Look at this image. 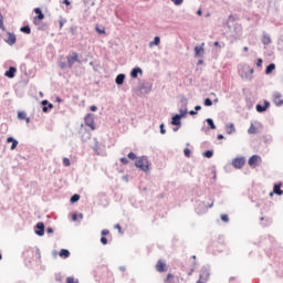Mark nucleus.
I'll use <instances>...</instances> for the list:
<instances>
[{
  "label": "nucleus",
  "instance_id": "obj_1",
  "mask_svg": "<svg viewBox=\"0 0 283 283\" xmlns=\"http://www.w3.org/2000/svg\"><path fill=\"white\" fill-rule=\"evenodd\" d=\"M135 166L138 167V169H142V171H145V174H148L149 167H151V163H149L147 157H139L135 161Z\"/></svg>",
  "mask_w": 283,
  "mask_h": 283
},
{
  "label": "nucleus",
  "instance_id": "obj_2",
  "mask_svg": "<svg viewBox=\"0 0 283 283\" xmlns=\"http://www.w3.org/2000/svg\"><path fill=\"white\" fill-rule=\"evenodd\" d=\"M209 277H211V273L207 270V268H203L199 272V279L197 283H208Z\"/></svg>",
  "mask_w": 283,
  "mask_h": 283
},
{
  "label": "nucleus",
  "instance_id": "obj_3",
  "mask_svg": "<svg viewBox=\"0 0 283 283\" xmlns=\"http://www.w3.org/2000/svg\"><path fill=\"white\" fill-rule=\"evenodd\" d=\"M244 165H247V158L244 157H237L232 160V167L234 169H242Z\"/></svg>",
  "mask_w": 283,
  "mask_h": 283
},
{
  "label": "nucleus",
  "instance_id": "obj_4",
  "mask_svg": "<svg viewBox=\"0 0 283 283\" xmlns=\"http://www.w3.org/2000/svg\"><path fill=\"white\" fill-rule=\"evenodd\" d=\"M260 163H262V157H260L258 155H253L248 160V164H249L250 167H258V165H260Z\"/></svg>",
  "mask_w": 283,
  "mask_h": 283
},
{
  "label": "nucleus",
  "instance_id": "obj_5",
  "mask_svg": "<svg viewBox=\"0 0 283 283\" xmlns=\"http://www.w3.org/2000/svg\"><path fill=\"white\" fill-rule=\"evenodd\" d=\"M69 67H72L74 63H78V53L73 52L71 55L66 57Z\"/></svg>",
  "mask_w": 283,
  "mask_h": 283
},
{
  "label": "nucleus",
  "instance_id": "obj_6",
  "mask_svg": "<svg viewBox=\"0 0 283 283\" xmlns=\"http://www.w3.org/2000/svg\"><path fill=\"white\" fill-rule=\"evenodd\" d=\"M155 269L158 271V273H167V263H165L163 260H159L157 261Z\"/></svg>",
  "mask_w": 283,
  "mask_h": 283
},
{
  "label": "nucleus",
  "instance_id": "obj_7",
  "mask_svg": "<svg viewBox=\"0 0 283 283\" xmlns=\"http://www.w3.org/2000/svg\"><path fill=\"white\" fill-rule=\"evenodd\" d=\"M34 13L38 15L33 18V22L35 23V25H38L39 21H43V19H45V15L40 8H35Z\"/></svg>",
  "mask_w": 283,
  "mask_h": 283
},
{
  "label": "nucleus",
  "instance_id": "obj_8",
  "mask_svg": "<svg viewBox=\"0 0 283 283\" xmlns=\"http://www.w3.org/2000/svg\"><path fill=\"white\" fill-rule=\"evenodd\" d=\"M84 123L87 127H90L92 130L96 129L95 125H94V116L92 114H87Z\"/></svg>",
  "mask_w": 283,
  "mask_h": 283
},
{
  "label": "nucleus",
  "instance_id": "obj_9",
  "mask_svg": "<svg viewBox=\"0 0 283 283\" xmlns=\"http://www.w3.org/2000/svg\"><path fill=\"white\" fill-rule=\"evenodd\" d=\"M273 103L276 105V107H282L283 105L282 93L276 92L273 94Z\"/></svg>",
  "mask_w": 283,
  "mask_h": 283
},
{
  "label": "nucleus",
  "instance_id": "obj_10",
  "mask_svg": "<svg viewBox=\"0 0 283 283\" xmlns=\"http://www.w3.org/2000/svg\"><path fill=\"white\" fill-rule=\"evenodd\" d=\"M35 229L36 235H45V224L43 222L36 223Z\"/></svg>",
  "mask_w": 283,
  "mask_h": 283
},
{
  "label": "nucleus",
  "instance_id": "obj_11",
  "mask_svg": "<svg viewBox=\"0 0 283 283\" xmlns=\"http://www.w3.org/2000/svg\"><path fill=\"white\" fill-rule=\"evenodd\" d=\"M15 74H17V67L11 66L9 67V71L4 73V76H7V78H14Z\"/></svg>",
  "mask_w": 283,
  "mask_h": 283
},
{
  "label": "nucleus",
  "instance_id": "obj_12",
  "mask_svg": "<svg viewBox=\"0 0 283 283\" xmlns=\"http://www.w3.org/2000/svg\"><path fill=\"white\" fill-rule=\"evenodd\" d=\"M205 54V43H201L200 46L195 48V55L196 56H202Z\"/></svg>",
  "mask_w": 283,
  "mask_h": 283
},
{
  "label": "nucleus",
  "instance_id": "obj_13",
  "mask_svg": "<svg viewBox=\"0 0 283 283\" xmlns=\"http://www.w3.org/2000/svg\"><path fill=\"white\" fill-rule=\"evenodd\" d=\"M7 43L9 45H14V43H17V35H14L13 33H8V39H7Z\"/></svg>",
  "mask_w": 283,
  "mask_h": 283
},
{
  "label": "nucleus",
  "instance_id": "obj_14",
  "mask_svg": "<svg viewBox=\"0 0 283 283\" xmlns=\"http://www.w3.org/2000/svg\"><path fill=\"white\" fill-rule=\"evenodd\" d=\"M7 143H12L10 148L11 151H14V149H17V147L19 146V142L17 139H13L12 137H8Z\"/></svg>",
  "mask_w": 283,
  "mask_h": 283
},
{
  "label": "nucleus",
  "instance_id": "obj_15",
  "mask_svg": "<svg viewBox=\"0 0 283 283\" xmlns=\"http://www.w3.org/2000/svg\"><path fill=\"white\" fill-rule=\"evenodd\" d=\"M138 74H143V70L140 67L133 69L130 72L132 78H138Z\"/></svg>",
  "mask_w": 283,
  "mask_h": 283
},
{
  "label": "nucleus",
  "instance_id": "obj_16",
  "mask_svg": "<svg viewBox=\"0 0 283 283\" xmlns=\"http://www.w3.org/2000/svg\"><path fill=\"white\" fill-rule=\"evenodd\" d=\"M282 184H276L273 187V193H276V196H282L283 195V190L281 189Z\"/></svg>",
  "mask_w": 283,
  "mask_h": 283
},
{
  "label": "nucleus",
  "instance_id": "obj_17",
  "mask_svg": "<svg viewBox=\"0 0 283 283\" xmlns=\"http://www.w3.org/2000/svg\"><path fill=\"white\" fill-rule=\"evenodd\" d=\"M18 118L20 120H25V123H30V117H28V114H25V112H19Z\"/></svg>",
  "mask_w": 283,
  "mask_h": 283
},
{
  "label": "nucleus",
  "instance_id": "obj_18",
  "mask_svg": "<svg viewBox=\"0 0 283 283\" xmlns=\"http://www.w3.org/2000/svg\"><path fill=\"white\" fill-rule=\"evenodd\" d=\"M269 105H270L269 102H265L264 106L258 104L256 112H259V113L266 112V109H269Z\"/></svg>",
  "mask_w": 283,
  "mask_h": 283
},
{
  "label": "nucleus",
  "instance_id": "obj_19",
  "mask_svg": "<svg viewBox=\"0 0 283 283\" xmlns=\"http://www.w3.org/2000/svg\"><path fill=\"white\" fill-rule=\"evenodd\" d=\"M60 258L63 260H67L70 258V250L62 249L59 253Z\"/></svg>",
  "mask_w": 283,
  "mask_h": 283
},
{
  "label": "nucleus",
  "instance_id": "obj_20",
  "mask_svg": "<svg viewBox=\"0 0 283 283\" xmlns=\"http://www.w3.org/2000/svg\"><path fill=\"white\" fill-rule=\"evenodd\" d=\"M115 83L117 85H123V83H125V74H119L117 75L116 80H115Z\"/></svg>",
  "mask_w": 283,
  "mask_h": 283
},
{
  "label": "nucleus",
  "instance_id": "obj_21",
  "mask_svg": "<svg viewBox=\"0 0 283 283\" xmlns=\"http://www.w3.org/2000/svg\"><path fill=\"white\" fill-rule=\"evenodd\" d=\"M263 45H271V36L269 34H264L262 38Z\"/></svg>",
  "mask_w": 283,
  "mask_h": 283
},
{
  "label": "nucleus",
  "instance_id": "obj_22",
  "mask_svg": "<svg viewBox=\"0 0 283 283\" xmlns=\"http://www.w3.org/2000/svg\"><path fill=\"white\" fill-rule=\"evenodd\" d=\"M42 105H44L42 108V112H48V107H49V109H52L54 107V105L49 104L46 99L42 101ZM45 105H48V106H45Z\"/></svg>",
  "mask_w": 283,
  "mask_h": 283
},
{
  "label": "nucleus",
  "instance_id": "obj_23",
  "mask_svg": "<svg viewBox=\"0 0 283 283\" xmlns=\"http://www.w3.org/2000/svg\"><path fill=\"white\" fill-rule=\"evenodd\" d=\"M226 132L227 134H233V132H235V126L233 124H228L226 126Z\"/></svg>",
  "mask_w": 283,
  "mask_h": 283
},
{
  "label": "nucleus",
  "instance_id": "obj_24",
  "mask_svg": "<svg viewBox=\"0 0 283 283\" xmlns=\"http://www.w3.org/2000/svg\"><path fill=\"white\" fill-rule=\"evenodd\" d=\"M154 45H160V36H155L154 41L149 42V48H154Z\"/></svg>",
  "mask_w": 283,
  "mask_h": 283
},
{
  "label": "nucleus",
  "instance_id": "obj_25",
  "mask_svg": "<svg viewBox=\"0 0 283 283\" xmlns=\"http://www.w3.org/2000/svg\"><path fill=\"white\" fill-rule=\"evenodd\" d=\"M174 274H167L166 279L164 280V283H176V281H174Z\"/></svg>",
  "mask_w": 283,
  "mask_h": 283
},
{
  "label": "nucleus",
  "instance_id": "obj_26",
  "mask_svg": "<svg viewBox=\"0 0 283 283\" xmlns=\"http://www.w3.org/2000/svg\"><path fill=\"white\" fill-rule=\"evenodd\" d=\"M180 115H175L171 119V125H180Z\"/></svg>",
  "mask_w": 283,
  "mask_h": 283
},
{
  "label": "nucleus",
  "instance_id": "obj_27",
  "mask_svg": "<svg viewBox=\"0 0 283 283\" xmlns=\"http://www.w3.org/2000/svg\"><path fill=\"white\" fill-rule=\"evenodd\" d=\"M273 70H275V64L271 63L270 65L266 66L265 74H271Z\"/></svg>",
  "mask_w": 283,
  "mask_h": 283
},
{
  "label": "nucleus",
  "instance_id": "obj_28",
  "mask_svg": "<svg viewBox=\"0 0 283 283\" xmlns=\"http://www.w3.org/2000/svg\"><path fill=\"white\" fill-rule=\"evenodd\" d=\"M20 31L23 32L24 34H31L32 32L29 25L22 27Z\"/></svg>",
  "mask_w": 283,
  "mask_h": 283
},
{
  "label": "nucleus",
  "instance_id": "obj_29",
  "mask_svg": "<svg viewBox=\"0 0 283 283\" xmlns=\"http://www.w3.org/2000/svg\"><path fill=\"white\" fill-rule=\"evenodd\" d=\"M248 134H258V128L255 125L251 124L250 128L248 129Z\"/></svg>",
  "mask_w": 283,
  "mask_h": 283
},
{
  "label": "nucleus",
  "instance_id": "obj_30",
  "mask_svg": "<svg viewBox=\"0 0 283 283\" xmlns=\"http://www.w3.org/2000/svg\"><path fill=\"white\" fill-rule=\"evenodd\" d=\"M66 283H80V282H78V279H76L74 276H67Z\"/></svg>",
  "mask_w": 283,
  "mask_h": 283
},
{
  "label": "nucleus",
  "instance_id": "obj_31",
  "mask_svg": "<svg viewBox=\"0 0 283 283\" xmlns=\"http://www.w3.org/2000/svg\"><path fill=\"white\" fill-rule=\"evenodd\" d=\"M78 200H81V196H78V195H73V196L71 197V202H72V203L78 202Z\"/></svg>",
  "mask_w": 283,
  "mask_h": 283
},
{
  "label": "nucleus",
  "instance_id": "obj_32",
  "mask_svg": "<svg viewBox=\"0 0 283 283\" xmlns=\"http://www.w3.org/2000/svg\"><path fill=\"white\" fill-rule=\"evenodd\" d=\"M207 123H208L210 129H216V124H213V119L208 118V119H207Z\"/></svg>",
  "mask_w": 283,
  "mask_h": 283
},
{
  "label": "nucleus",
  "instance_id": "obj_33",
  "mask_svg": "<svg viewBox=\"0 0 283 283\" xmlns=\"http://www.w3.org/2000/svg\"><path fill=\"white\" fill-rule=\"evenodd\" d=\"M0 29L6 32V25H3V15L0 14Z\"/></svg>",
  "mask_w": 283,
  "mask_h": 283
},
{
  "label": "nucleus",
  "instance_id": "obj_34",
  "mask_svg": "<svg viewBox=\"0 0 283 283\" xmlns=\"http://www.w3.org/2000/svg\"><path fill=\"white\" fill-rule=\"evenodd\" d=\"M184 154L186 158H191V150L189 148H185Z\"/></svg>",
  "mask_w": 283,
  "mask_h": 283
},
{
  "label": "nucleus",
  "instance_id": "obj_35",
  "mask_svg": "<svg viewBox=\"0 0 283 283\" xmlns=\"http://www.w3.org/2000/svg\"><path fill=\"white\" fill-rule=\"evenodd\" d=\"M203 156L206 158H211L213 156V150H207L206 153H203Z\"/></svg>",
  "mask_w": 283,
  "mask_h": 283
},
{
  "label": "nucleus",
  "instance_id": "obj_36",
  "mask_svg": "<svg viewBox=\"0 0 283 283\" xmlns=\"http://www.w3.org/2000/svg\"><path fill=\"white\" fill-rule=\"evenodd\" d=\"M205 105H206V107H211V105H213V102L210 98H206Z\"/></svg>",
  "mask_w": 283,
  "mask_h": 283
},
{
  "label": "nucleus",
  "instance_id": "obj_37",
  "mask_svg": "<svg viewBox=\"0 0 283 283\" xmlns=\"http://www.w3.org/2000/svg\"><path fill=\"white\" fill-rule=\"evenodd\" d=\"M63 165H64V167H70V165H71L70 158L64 157V158H63Z\"/></svg>",
  "mask_w": 283,
  "mask_h": 283
},
{
  "label": "nucleus",
  "instance_id": "obj_38",
  "mask_svg": "<svg viewBox=\"0 0 283 283\" xmlns=\"http://www.w3.org/2000/svg\"><path fill=\"white\" fill-rule=\"evenodd\" d=\"M95 30H96V32L98 33V34H105V28H98V27H96L95 28Z\"/></svg>",
  "mask_w": 283,
  "mask_h": 283
},
{
  "label": "nucleus",
  "instance_id": "obj_39",
  "mask_svg": "<svg viewBox=\"0 0 283 283\" xmlns=\"http://www.w3.org/2000/svg\"><path fill=\"white\" fill-rule=\"evenodd\" d=\"M120 163H123V165H128L129 164V159H127V157H122Z\"/></svg>",
  "mask_w": 283,
  "mask_h": 283
},
{
  "label": "nucleus",
  "instance_id": "obj_40",
  "mask_svg": "<svg viewBox=\"0 0 283 283\" xmlns=\"http://www.w3.org/2000/svg\"><path fill=\"white\" fill-rule=\"evenodd\" d=\"M180 118H185L187 116V109L182 111L180 109Z\"/></svg>",
  "mask_w": 283,
  "mask_h": 283
},
{
  "label": "nucleus",
  "instance_id": "obj_41",
  "mask_svg": "<svg viewBox=\"0 0 283 283\" xmlns=\"http://www.w3.org/2000/svg\"><path fill=\"white\" fill-rule=\"evenodd\" d=\"M221 220H222V222H229V216L222 214Z\"/></svg>",
  "mask_w": 283,
  "mask_h": 283
},
{
  "label": "nucleus",
  "instance_id": "obj_42",
  "mask_svg": "<svg viewBox=\"0 0 283 283\" xmlns=\"http://www.w3.org/2000/svg\"><path fill=\"white\" fill-rule=\"evenodd\" d=\"M175 6H182L184 0H171Z\"/></svg>",
  "mask_w": 283,
  "mask_h": 283
},
{
  "label": "nucleus",
  "instance_id": "obj_43",
  "mask_svg": "<svg viewBox=\"0 0 283 283\" xmlns=\"http://www.w3.org/2000/svg\"><path fill=\"white\" fill-rule=\"evenodd\" d=\"M128 158H129L130 160H136V154L129 153V154H128Z\"/></svg>",
  "mask_w": 283,
  "mask_h": 283
},
{
  "label": "nucleus",
  "instance_id": "obj_44",
  "mask_svg": "<svg viewBox=\"0 0 283 283\" xmlns=\"http://www.w3.org/2000/svg\"><path fill=\"white\" fill-rule=\"evenodd\" d=\"M262 63H263L262 59H258L256 67H262Z\"/></svg>",
  "mask_w": 283,
  "mask_h": 283
},
{
  "label": "nucleus",
  "instance_id": "obj_45",
  "mask_svg": "<svg viewBox=\"0 0 283 283\" xmlns=\"http://www.w3.org/2000/svg\"><path fill=\"white\" fill-rule=\"evenodd\" d=\"M102 235L105 238V235H109V230H102Z\"/></svg>",
  "mask_w": 283,
  "mask_h": 283
},
{
  "label": "nucleus",
  "instance_id": "obj_46",
  "mask_svg": "<svg viewBox=\"0 0 283 283\" xmlns=\"http://www.w3.org/2000/svg\"><path fill=\"white\" fill-rule=\"evenodd\" d=\"M160 134H166L165 124H161V125H160Z\"/></svg>",
  "mask_w": 283,
  "mask_h": 283
},
{
  "label": "nucleus",
  "instance_id": "obj_47",
  "mask_svg": "<svg viewBox=\"0 0 283 283\" xmlns=\"http://www.w3.org/2000/svg\"><path fill=\"white\" fill-rule=\"evenodd\" d=\"M115 229H117V231H119V233H123V229L120 228V224H115Z\"/></svg>",
  "mask_w": 283,
  "mask_h": 283
},
{
  "label": "nucleus",
  "instance_id": "obj_48",
  "mask_svg": "<svg viewBox=\"0 0 283 283\" xmlns=\"http://www.w3.org/2000/svg\"><path fill=\"white\" fill-rule=\"evenodd\" d=\"M101 242H102V244H104V245L107 244V238L102 237V238H101Z\"/></svg>",
  "mask_w": 283,
  "mask_h": 283
},
{
  "label": "nucleus",
  "instance_id": "obj_49",
  "mask_svg": "<svg viewBox=\"0 0 283 283\" xmlns=\"http://www.w3.org/2000/svg\"><path fill=\"white\" fill-rule=\"evenodd\" d=\"M60 67H61L62 70H65V62H61V63H60Z\"/></svg>",
  "mask_w": 283,
  "mask_h": 283
},
{
  "label": "nucleus",
  "instance_id": "obj_50",
  "mask_svg": "<svg viewBox=\"0 0 283 283\" xmlns=\"http://www.w3.org/2000/svg\"><path fill=\"white\" fill-rule=\"evenodd\" d=\"M190 116H196V114H198L196 111H190L189 112Z\"/></svg>",
  "mask_w": 283,
  "mask_h": 283
},
{
  "label": "nucleus",
  "instance_id": "obj_51",
  "mask_svg": "<svg viewBox=\"0 0 283 283\" xmlns=\"http://www.w3.org/2000/svg\"><path fill=\"white\" fill-rule=\"evenodd\" d=\"M63 3H64L65 6H71L70 0H63Z\"/></svg>",
  "mask_w": 283,
  "mask_h": 283
},
{
  "label": "nucleus",
  "instance_id": "obj_52",
  "mask_svg": "<svg viewBox=\"0 0 283 283\" xmlns=\"http://www.w3.org/2000/svg\"><path fill=\"white\" fill-rule=\"evenodd\" d=\"M96 109H98V107H96V106H91V112H96Z\"/></svg>",
  "mask_w": 283,
  "mask_h": 283
},
{
  "label": "nucleus",
  "instance_id": "obj_53",
  "mask_svg": "<svg viewBox=\"0 0 283 283\" xmlns=\"http://www.w3.org/2000/svg\"><path fill=\"white\" fill-rule=\"evenodd\" d=\"M195 109H196V112H200L202 109V107L201 106H196Z\"/></svg>",
  "mask_w": 283,
  "mask_h": 283
},
{
  "label": "nucleus",
  "instance_id": "obj_54",
  "mask_svg": "<svg viewBox=\"0 0 283 283\" xmlns=\"http://www.w3.org/2000/svg\"><path fill=\"white\" fill-rule=\"evenodd\" d=\"M218 140H222L223 138H224V136L223 135H218Z\"/></svg>",
  "mask_w": 283,
  "mask_h": 283
},
{
  "label": "nucleus",
  "instance_id": "obj_55",
  "mask_svg": "<svg viewBox=\"0 0 283 283\" xmlns=\"http://www.w3.org/2000/svg\"><path fill=\"white\" fill-rule=\"evenodd\" d=\"M197 14H198L199 17H201V15H202V10H198V11H197Z\"/></svg>",
  "mask_w": 283,
  "mask_h": 283
},
{
  "label": "nucleus",
  "instance_id": "obj_56",
  "mask_svg": "<svg viewBox=\"0 0 283 283\" xmlns=\"http://www.w3.org/2000/svg\"><path fill=\"white\" fill-rule=\"evenodd\" d=\"M46 232H48V233H52V232H53L52 228H48V229H46Z\"/></svg>",
  "mask_w": 283,
  "mask_h": 283
},
{
  "label": "nucleus",
  "instance_id": "obj_57",
  "mask_svg": "<svg viewBox=\"0 0 283 283\" xmlns=\"http://www.w3.org/2000/svg\"><path fill=\"white\" fill-rule=\"evenodd\" d=\"M220 46V42H214V48Z\"/></svg>",
  "mask_w": 283,
  "mask_h": 283
},
{
  "label": "nucleus",
  "instance_id": "obj_58",
  "mask_svg": "<svg viewBox=\"0 0 283 283\" xmlns=\"http://www.w3.org/2000/svg\"><path fill=\"white\" fill-rule=\"evenodd\" d=\"M193 273V268L188 272V275H192Z\"/></svg>",
  "mask_w": 283,
  "mask_h": 283
},
{
  "label": "nucleus",
  "instance_id": "obj_59",
  "mask_svg": "<svg viewBox=\"0 0 283 283\" xmlns=\"http://www.w3.org/2000/svg\"><path fill=\"white\" fill-rule=\"evenodd\" d=\"M243 51L249 52V46H244Z\"/></svg>",
  "mask_w": 283,
  "mask_h": 283
},
{
  "label": "nucleus",
  "instance_id": "obj_60",
  "mask_svg": "<svg viewBox=\"0 0 283 283\" xmlns=\"http://www.w3.org/2000/svg\"><path fill=\"white\" fill-rule=\"evenodd\" d=\"M77 219V216L76 214H73L72 216V220H76Z\"/></svg>",
  "mask_w": 283,
  "mask_h": 283
},
{
  "label": "nucleus",
  "instance_id": "obj_61",
  "mask_svg": "<svg viewBox=\"0 0 283 283\" xmlns=\"http://www.w3.org/2000/svg\"><path fill=\"white\" fill-rule=\"evenodd\" d=\"M60 28H63V22H60Z\"/></svg>",
  "mask_w": 283,
  "mask_h": 283
},
{
  "label": "nucleus",
  "instance_id": "obj_62",
  "mask_svg": "<svg viewBox=\"0 0 283 283\" xmlns=\"http://www.w3.org/2000/svg\"><path fill=\"white\" fill-rule=\"evenodd\" d=\"M251 74H253V69H250Z\"/></svg>",
  "mask_w": 283,
  "mask_h": 283
},
{
  "label": "nucleus",
  "instance_id": "obj_63",
  "mask_svg": "<svg viewBox=\"0 0 283 283\" xmlns=\"http://www.w3.org/2000/svg\"><path fill=\"white\" fill-rule=\"evenodd\" d=\"M199 63H202V60H201V61H199Z\"/></svg>",
  "mask_w": 283,
  "mask_h": 283
},
{
  "label": "nucleus",
  "instance_id": "obj_64",
  "mask_svg": "<svg viewBox=\"0 0 283 283\" xmlns=\"http://www.w3.org/2000/svg\"><path fill=\"white\" fill-rule=\"evenodd\" d=\"M1 258H2V256H1V254H0V260H1Z\"/></svg>",
  "mask_w": 283,
  "mask_h": 283
}]
</instances>
